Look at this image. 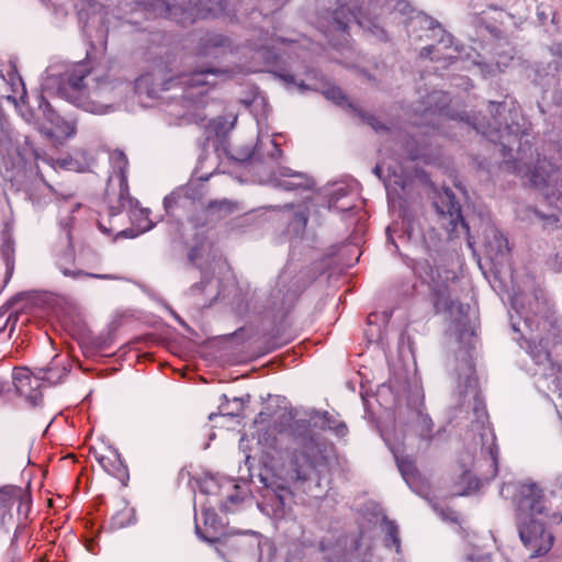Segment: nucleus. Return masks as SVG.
I'll list each match as a JSON object with an SVG mask.
<instances>
[{"instance_id":"nucleus-1","label":"nucleus","mask_w":562,"mask_h":562,"mask_svg":"<svg viewBox=\"0 0 562 562\" xmlns=\"http://www.w3.org/2000/svg\"><path fill=\"white\" fill-rule=\"evenodd\" d=\"M306 422L307 426L296 435L295 447L280 471L285 481L308 484L307 492L319 497L314 490L321 487L323 482L328 484L327 465L333 447L317 429L329 430L342 438L348 428L337 416L327 412H313Z\"/></svg>"},{"instance_id":"nucleus-2","label":"nucleus","mask_w":562,"mask_h":562,"mask_svg":"<svg viewBox=\"0 0 562 562\" xmlns=\"http://www.w3.org/2000/svg\"><path fill=\"white\" fill-rule=\"evenodd\" d=\"M513 492L519 538L530 558L542 557L553 544V536L544 528V524L560 525L562 510L553 505L554 494L548 493L532 480L504 484L501 491L504 496Z\"/></svg>"},{"instance_id":"nucleus-3","label":"nucleus","mask_w":562,"mask_h":562,"mask_svg":"<svg viewBox=\"0 0 562 562\" xmlns=\"http://www.w3.org/2000/svg\"><path fill=\"white\" fill-rule=\"evenodd\" d=\"M396 381L382 384L378 390V398L386 404V397L394 395L396 405V417L393 429L382 428L381 436L389 449L392 451L397 468L406 484L413 487L416 481V468L412 459L402 454L401 446L404 432H412L424 440L431 438L432 422L424 412V393L415 381L403 387Z\"/></svg>"},{"instance_id":"nucleus-4","label":"nucleus","mask_w":562,"mask_h":562,"mask_svg":"<svg viewBox=\"0 0 562 562\" xmlns=\"http://www.w3.org/2000/svg\"><path fill=\"white\" fill-rule=\"evenodd\" d=\"M215 151L220 158L224 155L228 160L247 164L259 173L261 183L270 184L283 190H310L314 180L306 173L294 171L288 167L279 166L269 175H261L265 166L274 162L281 156L278 143H218Z\"/></svg>"},{"instance_id":"nucleus-5","label":"nucleus","mask_w":562,"mask_h":562,"mask_svg":"<svg viewBox=\"0 0 562 562\" xmlns=\"http://www.w3.org/2000/svg\"><path fill=\"white\" fill-rule=\"evenodd\" d=\"M458 392L462 402L473 401V411L476 417L473 427L479 431L481 443V457L474 462L475 486L485 481L494 479L497 474L498 449L495 445V435L486 425L487 413L482 405L477 380L474 375V363L470 355L464 353L457 367Z\"/></svg>"},{"instance_id":"nucleus-6","label":"nucleus","mask_w":562,"mask_h":562,"mask_svg":"<svg viewBox=\"0 0 562 562\" xmlns=\"http://www.w3.org/2000/svg\"><path fill=\"white\" fill-rule=\"evenodd\" d=\"M373 171L384 182L390 207L397 210L398 216H402V237L415 248L428 252L436 245L437 235L434 231L425 233L422 220L407 213L406 202L411 196L412 180L403 173V161L393 157L382 159Z\"/></svg>"},{"instance_id":"nucleus-7","label":"nucleus","mask_w":562,"mask_h":562,"mask_svg":"<svg viewBox=\"0 0 562 562\" xmlns=\"http://www.w3.org/2000/svg\"><path fill=\"white\" fill-rule=\"evenodd\" d=\"M517 148L503 146L502 167L508 172H517L527 178L530 184L540 190L547 201L554 209L562 211V173L546 158L537 159L533 169H530L527 158L532 157L531 143H516Z\"/></svg>"},{"instance_id":"nucleus-8","label":"nucleus","mask_w":562,"mask_h":562,"mask_svg":"<svg viewBox=\"0 0 562 562\" xmlns=\"http://www.w3.org/2000/svg\"><path fill=\"white\" fill-rule=\"evenodd\" d=\"M413 261L415 273L432 290L436 311L445 314L451 321L449 330L453 331L460 340L472 336L468 318L469 306L456 302L450 296L449 282L454 280L456 273L447 269H435L425 258L417 257Z\"/></svg>"},{"instance_id":"nucleus-9","label":"nucleus","mask_w":562,"mask_h":562,"mask_svg":"<svg viewBox=\"0 0 562 562\" xmlns=\"http://www.w3.org/2000/svg\"><path fill=\"white\" fill-rule=\"evenodd\" d=\"M526 300L527 297L524 294L515 293L510 299L512 310L516 317L524 321L525 327L530 331L533 330L535 325L537 330L546 331L543 336L532 335L529 337V355L539 367H543L541 373L544 376H553L555 371L560 370V367H557L552 360V350L557 352V349H562V342L557 340L560 330L547 319L536 322L530 308L525 306Z\"/></svg>"},{"instance_id":"nucleus-10","label":"nucleus","mask_w":562,"mask_h":562,"mask_svg":"<svg viewBox=\"0 0 562 562\" xmlns=\"http://www.w3.org/2000/svg\"><path fill=\"white\" fill-rule=\"evenodd\" d=\"M85 75H72L68 78L67 85L60 88V93L70 102L93 114H105L121 99L124 91L130 89L127 83L112 80H101L95 86L86 89L83 85Z\"/></svg>"},{"instance_id":"nucleus-11","label":"nucleus","mask_w":562,"mask_h":562,"mask_svg":"<svg viewBox=\"0 0 562 562\" xmlns=\"http://www.w3.org/2000/svg\"><path fill=\"white\" fill-rule=\"evenodd\" d=\"M243 498L244 492L233 479L204 477L200 483L198 499L204 525L215 529L218 525L215 507L233 512Z\"/></svg>"},{"instance_id":"nucleus-12","label":"nucleus","mask_w":562,"mask_h":562,"mask_svg":"<svg viewBox=\"0 0 562 562\" xmlns=\"http://www.w3.org/2000/svg\"><path fill=\"white\" fill-rule=\"evenodd\" d=\"M217 553L227 562H259L265 542L258 532L237 531L215 541Z\"/></svg>"},{"instance_id":"nucleus-13","label":"nucleus","mask_w":562,"mask_h":562,"mask_svg":"<svg viewBox=\"0 0 562 562\" xmlns=\"http://www.w3.org/2000/svg\"><path fill=\"white\" fill-rule=\"evenodd\" d=\"M29 150V143H0V170L4 169L5 179L13 181L25 170Z\"/></svg>"},{"instance_id":"nucleus-14","label":"nucleus","mask_w":562,"mask_h":562,"mask_svg":"<svg viewBox=\"0 0 562 562\" xmlns=\"http://www.w3.org/2000/svg\"><path fill=\"white\" fill-rule=\"evenodd\" d=\"M434 204L441 222V226L449 233L454 232L459 224L467 228V224L461 215V206L450 189H443L438 194Z\"/></svg>"},{"instance_id":"nucleus-15","label":"nucleus","mask_w":562,"mask_h":562,"mask_svg":"<svg viewBox=\"0 0 562 562\" xmlns=\"http://www.w3.org/2000/svg\"><path fill=\"white\" fill-rule=\"evenodd\" d=\"M40 109L43 113V122L40 124L38 130L44 136L57 140L76 136L77 128L75 122L65 120L56 114L47 103L41 104Z\"/></svg>"},{"instance_id":"nucleus-16","label":"nucleus","mask_w":562,"mask_h":562,"mask_svg":"<svg viewBox=\"0 0 562 562\" xmlns=\"http://www.w3.org/2000/svg\"><path fill=\"white\" fill-rule=\"evenodd\" d=\"M482 234V247L485 256L494 265H502L509 251L507 239L493 224H486Z\"/></svg>"},{"instance_id":"nucleus-17","label":"nucleus","mask_w":562,"mask_h":562,"mask_svg":"<svg viewBox=\"0 0 562 562\" xmlns=\"http://www.w3.org/2000/svg\"><path fill=\"white\" fill-rule=\"evenodd\" d=\"M43 379L38 371L32 372L27 368H15L12 373L16 392L25 396L33 405H36L41 398L38 389Z\"/></svg>"},{"instance_id":"nucleus-18","label":"nucleus","mask_w":562,"mask_h":562,"mask_svg":"<svg viewBox=\"0 0 562 562\" xmlns=\"http://www.w3.org/2000/svg\"><path fill=\"white\" fill-rule=\"evenodd\" d=\"M94 458L102 469L110 475L124 482L127 477V469L121 460V456L113 447H108L105 453H94Z\"/></svg>"},{"instance_id":"nucleus-19","label":"nucleus","mask_w":562,"mask_h":562,"mask_svg":"<svg viewBox=\"0 0 562 562\" xmlns=\"http://www.w3.org/2000/svg\"><path fill=\"white\" fill-rule=\"evenodd\" d=\"M267 504H258V507L262 513L274 518H281L285 515V508L290 504L292 493L288 487H279L271 492V495L267 496Z\"/></svg>"},{"instance_id":"nucleus-20","label":"nucleus","mask_w":562,"mask_h":562,"mask_svg":"<svg viewBox=\"0 0 562 562\" xmlns=\"http://www.w3.org/2000/svg\"><path fill=\"white\" fill-rule=\"evenodd\" d=\"M25 95L26 90L20 76L14 71L9 72L8 77L0 75V99H7L18 105V101H23Z\"/></svg>"},{"instance_id":"nucleus-21","label":"nucleus","mask_w":562,"mask_h":562,"mask_svg":"<svg viewBox=\"0 0 562 562\" xmlns=\"http://www.w3.org/2000/svg\"><path fill=\"white\" fill-rule=\"evenodd\" d=\"M193 295H203L205 301L203 305L213 304L221 295L225 297L224 289H220V280L210 278L207 272L202 273V280L192 288Z\"/></svg>"},{"instance_id":"nucleus-22","label":"nucleus","mask_w":562,"mask_h":562,"mask_svg":"<svg viewBox=\"0 0 562 562\" xmlns=\"http://www.w3.org/2000/svg\"><path fill=\"white\" fill-rule=\"evenodd\" d=\"M111 166L114 170V175L119 180L120 186V199L124 200L128 196V183H127V166L128 161L124 153L115 151L110 156Z\"/></svg>"},{"instance_id":"nucleus-23","label":"nucleus","mask_w":562,"mask_h":562,"mask_svg":"<svg viewBox=\"0 0 562 562\" xmlns=\"http://www.w3.org/2000/svg\"><path fill=\"white\" fill-rule=\"evenodd\" d=\"M236 115L231 114L225 117H217L205 125L207 138H226L234 128Z\"/></svg>"},{"instance_id":"nucleus-24","label":"nucleus","mask_w":562,"mask_h":562,"mask_svg":"<svg viewBox=\"0 0 562 562\" xmlns=\"http://www.w3.org/2000/svg\"><path fill=\"white\" fill-rule=\"evenodd\" d=\"M504 108L505 106L501 102H491L488 105L490 117H486L485 115L481 119L475 117L473 122L474 127L481 130L483 134H485L488 130H497V119Z\"/></svg>"},{"instance_id":"nucleus-25","label":"nucleus","mask_w":562,"mask_h":562,"mask_svg":"<svg viewBox=\"0 0 562 562\" xmlns=\"http://www.w3.org/2000/svg\"><path fill=\"white\" fill-rule=\"evenodd\" d=\"M72 261H74V250L70 247H68L65 255L63 257H60L57 261V266L64 276L71 277L74 279L80 278L82 276L92 277V278H97V279H103V280L113 278L111 274H88V273L82 272L81 270L70 269L67 265L72 263Z\"/></svg>"},{"instance_id":"nucleus-26","label":"nucleus","mask_w":562,"mask_h":562,"mask_svg":"<svg viewBox=\"0 0 562 562\" xmlns=\"http://www.w3.org/2000/svg\"><path fill=\"white\" fill-rule=\"evenodd\" d=\"M210 72V70H202L191 75H182L178 78H172L165 82V87L162 89L170 90L176 87H195L206 85L205 75Z\"/></svg>"},{"instance_id":"nucleus-27","label":"nucleus","mask_w":562,"mask_h":562,"mask_svg":"<svg viewBox=\"0 0 562 562\" xmlns=\"http://www.w3.org/2000/svg\"><path fill=\"white\" fill-rule=\"evenodd\" d=\"M426 103L428 108L425 110V114L427 113L429 116L436 115L438 111V117L442 120L448 115L445 109L448 103L447 95L441 91H435L427 97Z\"/></svg>"},{"instance_id":"nucleus-28","label":"nucleus","mask_w":562,"mask_h":562,"mask_svg":"<svg viewBox=\"0 0 562 562\" xmlns=\"http://www.w3.org/2000/svg\"><path fill=\"white\" fill-rule=\"evenodd\" d=\"M191 184L178 188L164 199L166 211L171 210L176 205L186 206L187 200L193 201L195 195L191 193Z\"/></svg>"},{"instance_id":"nucleus-29","label":"nucleus","mask_w":562,"mask_h":562,"mask_svg":"<svg viewBox=\"0 0 562 562\" xmlns=\"http://www.w3.org/2000/svg\"><path fill=\"white\" fill-rule=\"evenodd\" d=\"M90 166H91V162L88 161L87 159L80 160L72 156H66L63 158H58L53 165L54 168H60V169L77 171V172L86 171L87 169L90 168Z\"/></svg>"},{"instance_id":"nucleus-30","label":"nucleus","mask_w":562,"mask_h":562,"mask_svg":"<svg viewBox=\"0 0 562 562\" xmlns=\"http://www.w3.org/2000/svg\"><path fill=\"white\" fill-rule=\"evenodd\" d=\"M463 562H509V560L502 554L491 558L480 549H472L465 554Z\"/></svg>"},{"instance_id":"nucleus-31","label":"nucleus","mask_w":562,"mask_h":562,"mask_svg":"<svg viewBox=\"0 0 562 562\" xmlns=\"http://www.w3.org/2000/svg\"><path fill=\"white\" fill-rule=\"evenodd\" d=\"M236 209H237L236 204L231 201H227V200L215 201V202L210 203V205L207 207V213L212 216L216 215L217 217H222V216L233 213Z\"/></svg>"},{"instance_id":"nucleus-32","label":"nucleus","mask_w":562,"mask_h":562,"mask_svg":"<svg viewBox=\"0 0 562 562\" xmlns=\"http://www.w3.org/2000/svg\"><path fill=\"white\" fill-rule=\"evenodd\" d=\"M353 187L346 183H338L335 186V188L331 190L329 200H328V207H331L334 204L339 203L345 198H348L352 194Z\"/></svg>"},{"instance_id":"nucleus-33","label":"nucleus","mask_w":562,"mask_h":562,"mask_svg":"<svg viewBox=\"0 0 562 562\" xmlns=\"http://www.w3.org/2000/svg\"><path fill=\"white\" fill-rule=\"evenodd\" d=\"M133 222L136 223L140 233L148 232L154 227L153 221L149 218V210L139 209L133 212Z\"/></svg>"},{"instance_id":"nucleus-34","label":"nucleus","mask_w":562,"mask_h":562,"mask_svg":"<svg viewBox=\"0 0 562 562\" xmlns=\"http://www.w3.org/2000/svg\"><path fill=\"white\" fill-rule=\"evenodd\" d=\"M352 19L364 30H368L371 32L375 37L382 40L384 38V31L383 29L369 20L368 18H360L356 13L351 12Z\"/></svg>"},{"instance_id":"nucleus-35","label":"nucleus","mask_w":562,"mask_h":562,"mask_svg":"<svg viewBox=\"0 0 562 562\" xmlns=\"http://www.w3.org/2000/svg\"><path fill=\"white\" fill-rule=\"evenodd\" d=\"M384 530L386 532V544L394 546L396 552H400L401 543L397 535V527L393 521L384 518L383 520Z\"/></svg>"},{"instance_id":"nucleus-36","label":"nucleus","mask_w":562,"mask_h":562,"mask_svg":"<svg viewBox=\"0 0 562 562\" xmlns=\"http://www.w3.org/2000/svg\"><path fill=\"white\" fill-rule=\"evenodd\" d=\"M38 374L44 378L42 382H47L48 384H57L61 381L63 376L66 374V369L54 370L52 368L47 369H38Z\"/></svg>"},{"instance_id":"nucleus-37","label":"nucleus","mask_w":562,"mask_h":562,"mask_svg":"<svg viewBox=\"0 0 562 562\" xmlns=\"http://www.w3.org/2000/svg\"><path fill=\"white\" fill-rule=\"evenodd\" d=\"M134 510L132 508H125L113 517L112 525L115 528H124L134 524Z\"/></svg>"},{"instance_id":"nucleus-38","label":"nucleus","mask_w":562,"mask_h":562,"mask_svg":"<svg viewBox=\"0 0 562 562\" xmlns=\"http://www.w3.org/2000/svg\"><path fill=\"white\" fill-rule=\"evenodd\" d=\"M1 252L5 260L7 268H8V270H10L11 261H12L13 254H14V247H13V241L11 240V237L8 234H5L3 237Z\"/></svg>"},{"instance_id":"nucleus-39","label":"nucleus","mask_w":562,"mask_h":562,"mask_svg":"<svg viewBox=\"0 0 562 562\" xmlns=\"http://www.w3.org/2000/svg\"><path fill=\"white\" fill-rule=\"evenodd\" d=\"M265 549L268 553L266 562H288L285 555L274 549L273 546L268 541H265Z\"/></svg>"},{"instance_id":"nucleus-40","label":"nucleus","mask_w":562,"mask_h":562,"mask_svg":"<svg viewBox=\"0 0 562 562\" xmlns=\"http://www.w3.org/2000/svg\"><path fill=\"white\" fill-rule=\"evenodd\" d=\"M356 206L355 204V194L345 198L339 203L334 204L329 210H334L337 212H348L351 211Z\"/></svg>"},{"instance_id":"nucleus-41","label":"nucleus","mask_w":562,"mask_h":562,"mask_svg":"<svg viewBox=\"0 0 562 562\" xmlns=\"http://www.w3.org/2000/svg\"><path fill=\"white\" fill-rule=\"evenodd\" d=\"M326 99L331 100L338 104H341L345 100L342 91L338 87H329L323 91Z\"/></svg>"},{"instance_id":"nucleus-42","label":"nucleus","mask_w":562,"mask_h":562,"mask_svg":"<svg viewBox=\"0 0 562 562\" xmlns=\"http://www.w3.org/2000/svg\"><path fill=\"white\" fill-rule=\"evenodd\" d=\"M307 223V217L304 213L297 212L295 214V217L293 222L290 224V228L295 233L299 234L303 232Z\"/></svg>"},{"instance_id":"nucleus-43","label":"nucleus","mask_w":562,"mask_h":562,"mask_svg":"<svg viewBox=\"0 0 562 562\" xmlns=\"http://www.w3.org/2000/svg\"><path fill=\"white\" fill-rule=\"evenodd\" d=\"M533 214L539 217L543 222L544 228L551 229L559 226V217L555 215H544L536 210L532 211Z\"/></svg>"},{"instance_id":"nucleus-44","label":"nucleus","mask_w":562,"mask_h":562,"mask_svg":"<svg viewBox=\"0 0 562 562\" xmlns=\"http://www.w3.org/2000/svg\"><path fill=\"white\" fill-rule=\"evenodd\" d=\"M368 338H369V342H374V341H378L381 337V329L379 327H370L369 330L366 333Z\"/></svg>"},{"instance_id":"nucleus-45","label":"nucleus","mask_w":562,"mask_h":562,"mask_svg":"<svg viewBox=\"0 0 562 562\" xmlns=\"http://www.w3.org/2000/svg\"><path fill=\"white\" fill-rule=\"evenodd\" d=\"M439 514L443 520L457 521L456 513L450 509H441Z\"/></svg>"},{"instance_id":"nucleus-46","label":"nucleus","mask_w":562,"mask_h":562,"mask_svg":"<svg viewBox=\"0 0 562 562\" xmlns=\"http://www.w3.org/2000/svg\"><path fill=\"white\" fill-rule=\"evenodd\" d=\"M150 80V76H142L140 78H138L136 80V87L135 89L137 91H140L143 89L144 86H146Z\"/></svg>"},{"instance_id":"nucleus-47","label":"nucleus","mask_w":562,"mask_h":562,"mask_svg":"<svg viewBox=\"0 0 562 562\" xmlns=\"http://www.w3.org/2000/svg\"><path fill=\"white\" fill-rule=\"evenodd\" d=\"M368 120V123L372 126V128H374L375 131H380V130H384L385 126L382 125L375 117L373 116H368L367 117Z\"/></svg>"},{"instance_id":"nucleus-48","label":"nucleus","mask_w":562,"mask_h":562,"mask_svg":"<svg viewBox=\"0 0 562 562\" xmlns=\"http://www.w3.org/2000/svg\"><path fill=\"white\" fill-rule=\"evenodd\" d=\"M5 137H9V133L7 130L5 121L0 115V140H2Z\"/></svg>"},{"instance_id":"nucleus-49","label":"nucleus","mask_w":562,"mask_h":562,"mask_svg":"<svg viewBox=\"0 0 562 562\" xmlns=\"http://www.w3.org/2000/svg\"><path fill=\"white\" fill-rule=\"evenodd\" d=\"M7 513L5 495L0 493V519L4 517Z\"/></svg>"},{"instance_id":"nucleus-50","label":"nucleus","mask_w":562,"mask_h":562,"mask_svg":"<svg viewBox=\"0 0 562 562\" xmlns=\"http://www.w3.org/2000/svg\"><path fill=\"white\" fill-rule=\"evenodd\" d=\"M397 226H398V224H394V225L389 226V227L386 228L387 239H389L390 241H392V243H394V241H393L392 234H393L394 232H397V229H398V227H397Z\"/></svg>"},{"instance_id":"nucleus-51","label":"nucleus","mask_w":562,"mask_h":562,"mask_svg":"<svg viewBox=\"0 0 562 562\" xmlns=\"http://www.w3.org/2000/svg\"><path fill=\"white\" fill-rule=\"evenodd\" d=\"M432 52H436V53H440V44L437 45V46H428V47H425L422 52V55L424 54H430Z\"/></svg>"},{"instance_id":"nucleus-52","label":"nucleus","mask_w":562,"mask_h":562,"mask_svg":"<svg viewBox=\"0 0 562 562\" xmlns=\"http://www.w3.org/2000/svg\"><path fill=\"white\" fill-rule=\"evenodd\" d=\"M510 321H512V328L515 331H519V333L522 331L519 323L515 321V315L513 313H510Z\"/></svg>"},{"instance_id":"nucleus-53","label":"nucleus","mask_w":562,"mask_h":562,"mask_svg":"<svg viewBox=\"0 0 562 562\" xmlns=\"http://www.w3.org/2000/svg\"><path fill=\"white\" fill-rule=\"evenodd\" d=\"M195 531H196V535L203 539L204 541H209V542H213V540L211 538H207L205 537L204 535H202L201 530H200V527L196 525L195 526Z\"/></svg>"},{"instance_id":"nucleus-54","label":"nucleus","mask_w":562,"mask_h":562,"mask_svg":"<svg viewBox=\"0 0 562 562\" xmlns=\"http://www.w3.org/2000/svg\"><path fill=\"white\" fill-rule=\"evenodd\" d=\"M295 293L294 292H290V291H286V293H283V299H286V300H292L295 297Z\"/></svg>"},{"instance_id":"nucleus-55","label":"nucleus","mask_w":562,"mask_h":562,"mask_svg":"<svg viewBox=\"0 0 562 562\" xmlns=\"http://www.w3.org/2000/svg\"><path fill=\"white\" fill-rule=\"evenodd\" d=\"M349 22H350V20H348V22H347V23H345V22H341L339 19H337V25H338V27H339L340 30H345V29L347 27V25H348V23H349Z\"/></svg>"},{"instance_id":"nucleus-56","label":"nucleus","mask_w":562,"mask_h":562,"mask_svg":"<svg viewBox=\"0 0 562 562\" xmlns=\"http://www.w3.org/2000/svg\"><path fill=\"white\" fill-rule=\"evenodd\" d=\"M247 441V439L245 437H241L240 438V441H239V448L245 451V442Z\"/></svg>"},{"instance_id":"nucleus-57","label":"nucleus","mask_w":562,"mask_h":562,"mask_svg":"<svg viewBox=\"0 0 562 562\" xmlns=\"http://www.w3.org/2000/svg\"><path fill=\"white\" fill-rule=\"evenodd\" d=\"M431 31H432V33H434L435 35H438V34H441V33H442V30H441L440 27H434Z\"/></svg>"},{"instance_id":"nucleus-58","label":"nucleus","mask_w":562,"mask_h":562,"mask_svg":"<svg viewBox=\"0 0 562 562\" xmlns=\"http://www.w3.org/2000/svg\"><path fill=\"white\" fill-rule=\"evenodd\" d=\"M5 390V383L0 381V395L4 392Z\"/></svg>"},{"instance_id":"nucleus-59","label":"nucleus","mask_w":562,"mask_h":562,"mask_svg":"<svg viewBox=\"0 0 562 562\" xmlns=\"http://www.w3.org/2000/svg\"><path fill=\"white\" fill-rule=\"evenodd\" d=\"M376 315H370L369 316V326H371V324L373 323V318L376 319Z\"/></svg>"},{"instance_id":"nucleus-60","label":"nucleus","mask_w":562,"mask_h":562,"mask_svg":"<svg viewBox=\"0 0 562 562\" xmlns=\"http://www.w3.org/2000/svg\"><path fill=\"white\" fill-rule=\"evenodd\" d=\"M400 144H401V145H404V144H406V145H415L416 143L411 142V143H400Z\"/></svg>"},{"instance_id":"nucleus-61","label":"nucleus","mask_w":562,"mask_h":562,"mask_svg":"<svg viewBox=\"0 0 562 562\" xmlns=\"http://www.w3.org/2000/svg\"><path fill=\"white\" fill-rule=\"evenodd\" d=\"M285 278H286V277H285V273H282V274L280 276V280H284Z\"/></svg>"},{"instance_id":"nucleus-62","label":"nucleus","mask_w":562,"mask_h":562,"mask_svg":"<svg viewBox=\"0 0 562 562\" xmlns=\"http://www.w3.org/2000/svg\"><path fill=\"white\" fill-rule=\"evenodd\" d=\"M267 445H268V446H273V439H271V442H268V441H267Z\"/></svg>"},{"instance_id":"nucleus-63","label":"nucleus","mask_w":562,"mask_h":562,"mask_svg":"<svg viewBox=\"0 0 562 562\" xmlns=\"http://www.w3.org/2000/svg\"><path fill=\"white\" fill-rule=\"evenodd\" d=\"M448 58H454L452 54L447 55Z\"/></svg>"},{"instance_id":"nucleus-64","label":"nucleus","mask_w":562,"mask_h":562,"mask_svg":"<svg viewBox=\"0 0 562 562\" xmlns=\"http://www.w3.org/2000/svg\"><path fill=\"white\" fill-rule=\"evenodd\" d=\"M125 236L132 237V235H128L127 232H123Z\"/></svg>"}]
</instances>
